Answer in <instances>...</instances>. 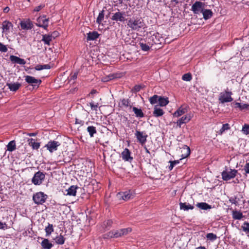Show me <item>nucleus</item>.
Returning a JSON list of instances; mask_svg holds the SVG:
<instances>
[{
    "mask_svg": "<svg viewBox=\"0 0 249 249\" xmlns=\"http://www.w3.org/2000/svg\"><path fill=\"white\" fill-rule=\"evenodd\" d=\"M127 7V5H125ZM126 11H121L119 9H117V11L114 13L112 14L111 19L116 22H124L126 20V17L130 16V9L126 8Z\"/></svg>",
    "mask_w": 249,
    "mask_h": 249,
    "instance_id": "f257e3e1",
    "label": "nucleus"
},
{
    "mask_svg": "<svg viewBox=\"0 0 249 249\" xmlns=\"http://www.w3.org/2000/svg\"><path fill=\"white\" fill-rule=\"evenodd\" d=\"M127 26L132 30L138 31L143 27V20L141 18H130L128 21Z\"/></svg>",
    "mask_w": 249,
    "mask_h": 249,
    "instance_id": "f03ea898",
    "label": "nucleus"
},
{
    "mask_svg": "<svg viewBox=\"0 0 249 249\" xmlns=\"http://www.w3.org/2000/svg\"><path fill=\"white\" fill-rule=\"evenodd\" d=\"M147 43L152 47L154 45H157L160 48L161 44V40L160 37L159 35H153L149 36L147 39Z\"/></svg>",
    "mask_w": 249,
    "mask_h": 249,
    "instance_id": "7ed1b4c3",
    "label": "nucleus"
},
{
    "mask_svg": "<svg viewBox=\"0 0 249 249\" xmlns=\"http://www.w3.org/2000/svg\"><path fill=\"white\" fill-rule=\"evenodd\" d=\"M47 198V196L41 192L36 193L34 194L33 196V199L34 202L37 205L44 203Z\"/></svg>",
    "mask_w": 249,
    "mask_h": 249,
    "instance_id": "20e7f679",
    "label": "nucleus"
},
{
    "mask_svg": "<svg viewBox=\"0 0 249 249\" xmlns=\"http://www.w3.org/2000/svg\"><path fill=\"white\" fill-rule=\"evenodd\" d=\"M205 4L199 1H196L192 6L191 10L195 14L202 13Z\"/></svg>",
    "mask_w": 249,
    "mask_h": 249,
    "instance_id": "39448f33",
    "label": "nucleus"
},
{
    "mask_svg": "<svg viewBox=\"0 0 249 249\" xmlns=\"http://www.w3.org/2000/svg\"><path fill=\"white\" fill-rule=\"evenodd\" d=\"M45 177V174L40 171H38L34 175L32 181L35 185H40L44 180Z\"/></svg>",
    "mask_w": 249,
    "mask_h": 249,
    "instance_id": "423d86ee",
    "label": "nucleus"
},
{
    "mask_svg": "<svg viewBox=\"0 0 249 249\" xmlns=\"http://www.w3.org/2000/svg\"><path fill=\"white\" fill-rule=\"evenodd\" d=\"M231 92L225 91V92H221L219 97V100L221 103L230 102L233 100L231 97Z\"/></svg>",
    "mask_w": 249,
    "mask_h": 249,
    "instance_id": "0eeeda50",
    "label": "nucleus"
},
{
    "mask_svg": "<svg viewBox=\"0 0 249 249\" xmlns=\"http://www.w3.org/2000/svg\"><path fill=\"white\" fill-rule=\"evenodd\" d=\"M237 173V170L235 169H231L230 172H228L226 170L223 171L221 174L222 179L226 181L229 180L234 178L236 176Z\"/></svg>",
    "mask_w": 249,
    "mask_h": 249,
    "instance_id": "6e6552de",
    "label": "nucleus"
},
{
    "mask_svg": "<svg viewBox=\"0 0 249 249\" xmlns=\"http://www.w3.org/2000/svg\"><path fill=\"white\" fill-rule=\"evenodd\" d=\"M60 145V143L59 142L50 141L45 145V147H46L50 152L53 153V152L56 151L58 147Z\"/></svg>",
    "mask_w": 249,
    "mask_h": 249,
    "instance_id": "1a4fd4ad",
    "label": "nucleus"
},
{
    "mask_svg": "<svg viewBox=\"0 0 249 249\" xmlns=\"http://www.w3.org/2000/svg\"><path fill=\"white\" fill-rule=\"evenodd\" d=\"M48 18H46L45 16H40L37 19V23H36V25L38 27H41L46 29L48 26Z\"/></svg>",
    "mask_w": 249,
    "mask_h": 249,
    "instance_id": "9d476101",
    "label": "nucleus"
},
{
    "mask_svg": "<svg viewBox=\"0 0 249 249\" xmlns=\"http://www.w3.org/2000/svg\"><path fill=\"white\" fill-rule=\"evenodd\" d=\"M25 81L29 84H31L33 86L38 87V86L41 84V80L36 79L35 77L27 75L25 76Z\"/></svg>",
    "mask_w": 249,
    "mask_h": 249,
    "instance_id": "9b49d317",
    "label": "nucleus"
},
{
    "mask_svg": "<svg viewBox=\"0 0 249 249\" xmlns=\"http://www.w3.org/2000/svg\"><path fill=\"white\" fill-rule=\"evenodd\" d=\"M135 136L139 142L141 143L142 145L144 144L146 142L147 135L143 132H140L139 131L136 130L135 133Z\"/></svg>",
    "mask_w": 249,
    "mask_h": 249,
    "instance_id": "f8f14e48",
    "label": "nucleus"
},
{
    "mask_svg": "<svg viewBox=\"0 0 249 249\" xmlns=\"http://www.w3.org/2000/svg\"><path fill=\"white\" fill-rule=\"evenodd\" d=\"M21 28L23 30H30L33 27V22L30 19L21 20L20 22Z\"/></svg>",
    "mask_w": 249,
    "mask_h": 249,
    "instance_id": "ddd939ff",
    "label": "nucleus"
},
{
    "mask_svg": "<svg viewBox=\"0 0 249 249\" xmlns=\"http://www.w3.org/2000/svg\"><path fill=\"white\" fill-rule=\"evenodd\" d=\"M132 195L130 193V191L124 192H120L117 194V197L119 199H122L127 201L132 198Z\"/></svg>",
    "mask_w": 249,
    "mask_h": 249,
    "instance_id": "4468645a",
    "label": "nucleus"
},
{
    "mask_svg": "<svg viewBox=\"0 0 249 249\" xmlns=\"http://www.w3.org/2000/svg\"><path fill=\"white\" fill-rule=\"evenodd\" d=\"M115 231L116 238H118L127 235L132 231V229L130 228H127L115 230Z\"/></svg>",
    "mask_w": 249,
    "mask_h": 249,
    "instance_id": "2eb2a0df",
    "label": "nucleus"
},
{
    "mask_svg": "<svg viewBox=\"0 0 249 249\" xmlns=\"http://www.w3.org/2000/svg\"><path fill=\"white\" fill-rule=\"evenodd\" d=\"M9 58L10 61L14 64H18L20 65H24L26 64V61L24 59L20 58L17 56L11 55L10 56Z\"/></svg>",
    "mask_w": 249,
    "mask_h": 249,
    "instance_id": "dca6fc26",
    "label": "nucleus"
},
{
    "mask_svg": "<svg viewBox=\"0 0 249 249\" xmlns=\"http://www.w3.org/2000/svg\"><path fill=\"white\" fill-rule=\"evenodd\" d=\"M181 157L182 158L180 159L181 160L182 159H184L185 158H187L188 157L190 154V149L189 147L187 146V145H183V146L181 148Z\"/></svg>",
    "mask_w": 249,
    "mask_h": 249,
    "instance_id": "f3484780",
    "label": "nucleus"
},
{
    "mask_svg": "<svg viewBox=\"0 0 249 249\" xmlns=\"http://www.w3.org/2000/svg\"><path fill=\"white\" fill-rule=\"evenodd\" d=\"M191 119V116L190 115H186L183 117H182L179 120H178L177 124L178 125L181 127V125L183 124H186L188 123Z\"/></svg>",
    "mask_w": 249,
    "mask_h": 249,
    "instance_id": "a211bd4d",
    "label": "nucleus"
},
{
    "mask_svg": "<svg viewBox=\"0 0 249 249\" xmlns=\"http://www.w3.org/2000/svg\"><path fill=\"white\" fill-rule=\"evenodd\" d=\"M122 158L125 161H129L133 159L132 157L130 156V152L127 148H125L122 153Z\"/></svg>",
    "mask_w": 249,
    "mask_h": 249,
    "instance_id": "6ab92c4d",
    "label": "nucleus"
},
{
    "mask_svg": "<svg viewBox=\"0 0 249 249\" xmlns=\"http://www.w3.org/2000/svg\"><path fill=\"white\" fill-rule=\"evenodd\" d=\"M7 86L11 91H16L19 89L21 84L19 83H7Z\"/></svg>",
    "mask_w": 249,
    "mask_h": 249,
    "instance_id": "aec40b11",
    "label": "nucleus"
},
{
    "mask_svg": "<svg viewBox=\"0 0 249 249\" xmlns=\"http://www.w3.org/2000/svg\"><path fill=\"white\" fill-rule=\"evenodd\" d=\"M99 36V34L96 31L89 32L87 34V41L94 40L96 39Z\"/></svg>",
    "mask_w": 249,
    "mask_h": 249,
    "instance_id": "412c9836",
    "label": "nucleus"
},
{
    "mask_svg": "<svg viewBox=\"0 0 249 249\" xmlns=\"http://www.w3.org/2000/svg\"><path fill=\"white\" fill-rule=\"evenodd\" d=\"M41 245L43 249H51L53 246L48 239H44L41 243Z\"/></svg>",
    "mask_w": 249,
    "mask_h": 249,
    "instance_id": "4be33fe9",
    "label": "nucleus"
},
{
    "mask_svg": "<svg viewBox=\"0 0 249 249\" xmlns=\"http://www.w3.org/2000/svg\"><path fill=\"white\" fill-rule=\"evenodd\" d=\"M78 187L76 186H71L68 189L66 190L67 195L75 196L76 194V189Z\"/></svg>",
    "mask_w": 249,
    "mask_h": 249,
    "instance_id": "5701e85b",
    "label": "nucleus"
},
{
    "mask_svg": "<svg viewBox=\"0 0 249 249\" xmlns=\"http://www.w3.org/2000/svg\"><path fill=\"white\" fill-rule=\"evenodd\" d=\"M202 13L203 16V18L205 20L210 18L213 15V13L211 10L205 9V8H204Z\"/></svg>",
    "mask_w": 249,
    "mask_h": 249,
    "instance_id": "b1692460",
    "label": "nucleus"
},
{
    "mask_svg": "<svg viewBox=\"0 0 249 249\" xmlns=\"http://www.w3.org/2000/svg\"><path fill=\"white\" fill-rule=\"evenodd\" d=\"M187 111V109L186 107H181L174 113L173 116L178 117L185 114Z\"/></svg>",
    "mask_w": 249,
    "mask_h": 249,
    "instance_id": "393cba45",
    "label": "nucleus"
},
{
    "mask_svg": "<svg viewBox=\"0 0 249 249\" xmlns=\"http://www.w3.org/2000/svg\"><path fill=\"white\" fill-rule=\"evenodd\" d=\"M29 145L34 149H38L40 147V143L35 142V140L31 138L28 140Z\"/></svg>",
    "mask_w": 249,
    "mask_h": 249,
    "instance_id": "a878e982",
    "label": "nucleus"
},
{
    "mask_svg": "<svg viewBox=\"0 0 249 249\" xmlns=\"http://www.w3.org/2000/svg\"><path fill=\"white\" fill-rule=\"evenodd\" d=\"M159 105L160 107H164L169 103L168 98L167 97L159 96Z\"/></svg>",
    "mask_w": 249,
    "mask_h": 249,
    "instance_id": "bb28decb",
    "label": "nucleus"
},
{
    "mask_svg": "<svg viewBox=\"0 0 249 249\" xmlns=\"http://www.w3.org/2000/svg\"><path fill=\"white\" fill-rule=\"evenodd\" d=\"M180 209L181 210H183L184 211H188L189 210H193L194 208V207L189 204H187L186 203H179Z\"/></svg>",
    "mask_w": 249,
    "mask_h": 249,
    "instance_id": "cd10ccee",
    "label": "nucleus"
},
{
    "mask_svg": "<svg viewBox=\"0 0 249 249\" xmlns=\"http://www.w3.org/2000/svg\"><path fill=\"white\" fill-rule=\"evenodd\" d=\"M196 206L198 208L204 210H207L212 208V206L211 205L205 202L198 203L196 204Z\"/></svg>",
    "mask_w": 249,
    "mask_h": 249,
    "instance_id": "c85d7f7f",
    "label": "nucleus"
},
{
    "mask_svg": "<svg viewBox=\"0 0 249 249\" xmlns=\"http://www.w3.org/2000/svg\"><path fill=\"white\" fill-rule=\"evenodd\" d=\"M164 114L163 110L160 108L158 107L157 106H156L154 107V110L153 111V115L155 117H160L163 115Z\"/></svg>",
    "mask_w": 249,
    "mask_h": 249,
    "instance_id": "c756f323",
    "label": "nucleus"
},
{
    "mask_svg": "<svg viewBox=\"0 0 249 249\" xmlns=\"http://www.w3.org/2000/svg\"><path fill=\"white\" fill-rule=\"evenodd\" d=\"M13 27L12 24L7 20H5L2 23V29L3 31L7 32L9 30L10 27Z\"/></svg>",
    "mask_w": 249,
    "mask_h": 249,
    "instance_id": "7c9ffc66",
    "label": "nucleus"
},
{
    "mask_svg": "<svg viewBox=\"0 0 249 249\" xmlns=\"http://www.w3.org/2000/svg\"><path fill=\"white\" fill-rule=\"evenodd\" d=\"M133 111L134 112L136 116L137 117L142 118L144 117V113L142 111V110L140 108H138L136 107H133L132 108Z\"/></svg>",
    "mask_w": 249,
    "mask_h": 249,
    "instance_id": "2f4dec72",
    "label": "nucleus"
},
{
    "mask_svg": "<svg viewBox=\"0 0 249 249\" xmlns=\"http://www.w3.org/2000/svg\"><path fill=\"white\" fill-rule=\"evenodd\" d=\"M52 39L53 38L50 35H44L42 36V41H43L45 44L49 45Z\"/></svg>",
    "mask_w": 249,
    "mask_h": 249,
    "instance_id": "473e14b6",
    "label": "nucleus"
},
{
    "mask_svg": "<svg viewBox=\"0 0 249 249\" xmlns=\"http://www.w3.org/2000/svg\"><path fill=\"white\" fill-rule=\"evenodd\" d=\"M7 150L10 152L14 151L16 149L15 141H10L7 145Z\"/></svg>",
    "mask_w": 249,
    "mask_h": 249,
    "instance_id": "72a5a7b5",
    "label": "nucleus"
},
{
    "mask_svg": "<svg viewBox=\"0 0 249 249\" xmlns=\"http://www.w3.org/2000/svg\"><path fill=\"white\" fill-rule=\"evenodd\" d=\"M55 243L58 245H63L65 239L62 235H59L54 238Z\"/></svg>",
    "mask_w": 249,
    "mask_h": 249,
    "instance_id": "f704fd0d",
    "label": "nucleus"
},
{
    "mask_svg": "<svg viewBox=\"0 0 249 249\" xmlns=\"http://www.w3.org/2000/svg\"><path fill=\"white\" fill-rule=\"evenodd\" d=\"M232 217L234 219L240 220L243 218V215L240 212L235 211L232 212Z\"/></svg>",
    "mask_w": 249,
    "mask_h": 249,
    "instance_id": "c9c22d12",
    "label": "nucleus"
},
{
    "mask_svg": "<svg viewBox=\"0 0 249 249\" xmlns=\"http://www.w3.org/2000/svg\"><path fill=\"white\" fill-rule=\"evenodd\" d=\"M87 131L89 132L90 137H93L94 135L97 133L96 127L93 126H88Z\"/></svg>",
    "mask_w": 249,
    "mask_h": 249,
    "instance_id": "e433bc0d",
    "label": "nucleus"
},
{
    "mask_svg": "<svg viewBox=\"0 0 249 249\" xmlns=\"http://www.w3.org/2000/svg\"><path fill=\"white\" fill-rule=\"evenodd\" d=\"M139 45L140 46V47L141 48L142 50L144 51H147L149 50L150 48L151 47L150 45H149L148 43H145L143 42H141L139 43Z\"/></svg>",
    "mask_w": 249,
    "mask_h": 249,
    "instance_id": "4c0bfd02",
    "label": "nucleus"
},
{
    "mask_svg": "<svg viewBox=\"0 0 249 249\" xmlns=\"http://www.w3.org/2000/svg\"><path fill=\"white\" fill-rule=\"evenodd\" d=\"M51 67L49 65H38L35 67V69L37 71H40L43 69H50Z\"/></svg>",
    "mask_w": 249,
    "mask_h": 249,
    "instance_id": "58836bf2",
    "label": "nucleus"
},
{
    "mask_svg": "<svg viewBox=\"0 0 249 249\" xmlns=\"http://www.w3.org/2000/svg\"><path fill=\"white\" fill-rule=\"evenodd\" d=\"M115 230H112L107 234L104 235V238H116V236L115 235Z\"/></svg>",
    "mask_w": 249,
    "mask_h": 249,
    "instance_id": "ea45409f",
    "label": "nucleus"
},
{
    "mask_svg": "<svg viewBox=\"0 0 249 249\" xmlns=\"http://www.w3.org/2000/svg\"><path fill=\"white\" fill-rule=\"evenodd\" d=\"M159 96L158 95H154L151 97L149 99L150 103L153 105L159 102Z\"/></svg>",
    "mask_w": 249,
    "mask_h": 249,
    "instance_id": "a19ab883",
    "label": "nucleus"
},
{
    "mask_svg": "<svg viewBox=\"0 0 249 249\" xmlns=\"http://www.w3.org/2000/svg\"><path fill=\"white\" fill-rule=\"evenodd\" d=\"M53 231V226L52 224H49L45 228V231L46 232V236L50 235L51 233Z\"/></svg>",
    "mask_w": 249,
    "mask_h": 249,
    "instance_id": "79ce46f5",
    "label": "nucleus"
},
{
    "mask_svg": "<svg viewBox=\"0 0 249 249\" xmlns=\"http://www.w3.org/2000/svg\"><path fill=\"white\" fill-rule=\"evenodd\" d=\"M235 107H239L241 109H249L248 104H241V103H237V102L235 103Z\"/></svg>",
    "mask_w": 249,
    "mask_h": 249,
    "instance_id": "37998d69",
    "label": "nucleus"
},
{
    "mask_svg": "<svg viewBox=\"0 0 249 249\" xmlns=\"http://www.w3.org/2000/svg\"><path fill=\"white\" fill-rule=\"evenodd\" d=\"M192 79V75L190 73H187L183 75L182 79L186 81H190Z\"/></svg>",
    "mask_w": 249,
    "mask_h": 249,
    "instance_id": "c03bdc74",
    "label": "nucleus"
},
{
    "mask_svg": "<svg viewBox=\"0 0 249 249\" xmlns=\"http://www.w3.org/2000/svg\"><path fill=\"white\" fill-rule=\"evenodd\" d=\"M206 238L208 240L213 241L217 238V236L213 233H209L207 234Z\"/></svg>",
    "mask_w": 249,
    "mask_h": 249,
    "instance_id": "a18cd8bd",
    "label": "nucleus"
},
{
    "mask_svg": "<svg viewBox=\"0 0 249 249\" xmlns=\"http://www.w3.org/2000/svg\"><path fill=\"white\" fill-rule=\"evenodd\" d=\"M104 17V11H102L101 12H100L97 18L96 22L98 24H100L101 22L103 21Z\"/></svg>",
    "mask_w": 249,
    "mask_h": 249,
    "instance_id": "49530a36",
    "label": "nucleus"
},
{
    "mask_svg": "<svg viewBox=\"0 0 249 249\" xmlns=\"http://www.w3.org/2000/svg\"><path fill=\"white\" fill-rule=\"evenodd\" d=\"M230 128L229 124H224L222 127V128L219 130V134H222L223 132L225 130H227Z\"/></svg>",
    "mask_w": 249,
    "mask_h": 249,
    "instance_id": "de8ad7c7",
    "label": "nucleus"
},
{
    "mask_svg": "<svg viewBox=\"0 0 249 249\" xmlns=\"http://www.w3.org/2000/svg\"><path fill=\"white\" fill-rule=\"evenodd\" d=\"M242 228L245 232H249V223L245 222L242 226Z\"/></svg>",
    "mask_w": 249,
    "mask_h": 249,
    "instance_id": "09e8293b",
    "label": "nucleus"
},
{
    "mask_svg": "<svg viewBox=\"0 0 249 249\" xmlns=\"http://www.w3.org/2000/svg\"><path fill=\"white\" fill-rule=\"evenodd\" d=\"M242 131L246 135L249 134V125L244 124L242 128Z\"/></svg>",
    "mask_w": 249,
    "mask_h": 249,
    "instance_id": "8fccbe9b",
    "label": "nucleus"
},
{
    "mask_svg": "<svg viewBox=\"0 0 249 249\" xmlns=\"http://www.w3.org/2000/svg\"><path fill=\"white\" fill-rule=\"evenodd\" d=\"M179 162V160L170 161V165L169 166V169H170V170H171L173 168L174 166L176 164L178 163Z\"/></svg>",
    "mask_w": 249,
    "mask_h": 249,
    "instance_id": "3c124183",
    "label": "nucleus"
},
{
    "mask_svg": "<svg viewBox=\"0 0 249 249\" xmlns=\"http://www.w3.org/2000/svg\"><path fill=\"white\" fill-rule=\"evenodd\" d=\"M0 51L1 52L5 53L7 51V48L6 45H3L0 42Z\"/></svg>",
    "mask_w": 249,
    "mask_h": 249,
    "instance_id": "603ef678",
    "label": "nucleus"
},
{
    "mask_svg": "<svg viewBox=\"0 0 249 249\" xmlns=\"http://www.w3.org/2000/svg\"><path fill=\"white\" fill-rule=\"evenodd\" d=\"M89 106H90L92 109L97 111V108L98 107V104H96V105H94L93 102H90L89 103Z\"/></svg>",
    "mask_w": 249,
    "mask_h": 249,
    "instance_id": "864d4df0",
    "label": "nucleus"
},
{
    "mask_svg": "<svg viewBox=\"0 0 249 249\" xmlns=\"http://www.w3.org/2000/svg\"><path fill=\"white\" fill-rule=\"evenodd\" d=\"M122 104L125 106V107H128L129 104V101L128 99H123L122 100Z\"/></svg>",
    "mask_w": 249,
    "mask_h": 249,
    "instance_id": "5fc2aeb1",
    "label": "nucleus"
},
{
    "mask_svg": "<svg viewBox=\"0 0 249 249\" xmlns=\"http://www.w3.org/2000/svg\"><path fill=\"white\" fill-rule=\"evenodd\" d=\"M246 174H249V162L246 163L244 168Z\"/></svg>",
    "mask_w": 249,
    "mask_h": 249,
    "instance_id": "6e6d98bb",
    "label": "nucleus"
},
{
    "mask_svg": "<svg viewBox=\"0 0 249 249\" xmlns=\"http://www.w3.org/2000/svg\"><path fill=\"white\" fill-rule=\"evenodd\" d=\"M59 33L56 32H53L51 35H50L52 37L53 39H54L56 36H58Z\"/></svg>",
    "mask_w": 249,
    "mask_h": 249,
    "instance_id": "4d7b16f0",
    "label": "nucleus"
},
{
    "mask_svg": "<svg viewBox=\"0 0 249 249\" xmlns=\"http://www.w3.org/2000/svg\"><path fill=\"white\" fill-rule=\"evenodd\" d=\"M44 5H40L37 7H36L35 9H34V11H36V12H38L43 7H44Z\"/></svg>",
    "mask_w": 249,
    "mask_h": 249,
    "instance_id": "13d9d810",
    "label": "nucleus"
},
{
    "mask_svg": "<svg viewBox=\"0 0 249 249\" xmlns=\"http://www.w3.org/2000/svg\"><path fill=\"white\" fill-rule=\"evenodd\" d=\"M236 198L235 197L234 198H231L230 199V201L232 203V204H234L235 205L237 204V201H236Z\"/></svg>",
    "mask_w": 249,
    "mask_h": 249,
    "instance_id": "bf43d9fd",
    "label": "nucleus"
},
{
    "mask_svg": "<svg viewBox=\"0 0 249 249\" xmlns=\"http://www.w3.org/2000/svg\"><path fill=\"white\" fill-rule=\"evenodd\" d=\"M142 88V86L140 85H136L134 87V89L136 91H139Z\"/></svg>",
    "mask_w": 249,
    "mask_h": 249,
    "instance_id": "052dcab7",
    "label": "nucleus"
},
{
    "mask_svg": "<svg viewBox=\"0 0 249 249\" xmlns=\"http://www.w3.org/2000/svg\"><path fill=\"white\" fill-rule=\"evenodd\" d=\"M112 224V221L111 220H108L106 222L107 226L110 227Z\"/></svg>",
    "mask_w": 249,
    "mask_h": 249,
    "instance_id": "680f3d73",
    "label": "nucleus"
},
{
    "mask_svg": "<svg viewBox=\"0 0 249 249\" xmlns=\"http://www.w3.org/2000/svg\"><path fill=\"white\" fill-rule=\"evenodd\" d=\"M77 72H75L71 76V79H73V80H75L77 78Z\"/></svg>",
    "mask_w": 249,
    "mask_h": 249,
    "instance_id": "e2e57ef3",
    "label": "nucleus"
},
{
    "mask_svg": "<svg viewBox=\"0 0 249 249\" xmlns=\"http://www.w3.org/2000/svg\"><path fill=\"white\" fill-rule=\"evenodd\" d=\"M5 223H3L0 221V229H3L4 228V226H6Z\"/></svg>",
    "mask_w": 249,
    "mask_h": 249,
    "instance_id": "0e129e2a",
    "label": "nucleus"
},
{
    "mask_svg": "<svg viewBox=\"0 0 249 249\" xmlns=\"http://www.w3.org/2000/svg\"><path fill=\"white\" fill-rule=\"evenodd\" d=\"M10 10V8L8 7H6L3 9L4 13H8Z\"/></svg>",
    "mask_w": 249,
    "mask_h": 249,
    "instance_id": "69168bd1",
    "label": "nucleus"
},
{
    "mask_svg": "<svg viewBox=\"0 0 249 249\" xmlns=\"http://www.w3.org/2000/svg\"><path fill=\"white\" fill-rule=\"evenodd\" d=\"M83 123H84L83 122H82L81 120L79 121V120L77 119H76V120H75V123L76 124H81L82 125L83 124Z\"/></svg>",
    "mask_w": 249,
    "mask_h": 249,
    "instance_id": "338daca9",
    "label": "nucleus"
},
{
    "mask_svg": "<svg viewBox=\"0 0 249 249\" xmlns=\"http://www.w3.org/2000/svg\"><path fill=\"white\" fill-rule=\"evenodd\" d=\"M97 93V90L95 89H92L90 91V93L89 94V96L90 95V94H94Z\"/></svg>",
    "mask_w": 249,
    "mask_h": 249,
    "instance_id": "774afa93",
    "label": "nucleus"
}]
</instances>
